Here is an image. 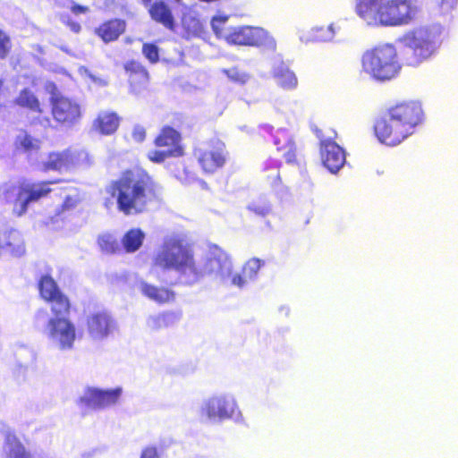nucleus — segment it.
<instances>
[{"label": "nucleus", "mask_w": 458, "mask_h": 458, "mask_svg": "<svg viewBox=\"0 0 458 458\" xmlns=\"http://www.w3.org/2000/svg\"><path fill=\"white\" fill-rule=\"evenodd\" d=\"M152 263L163 271L175 272L186 284L197 283L203 274L196 264L192 248L176 233L163 238L154 252Z\"/></svg>", "instance_id": "nucleus-1"}, {"label": "nucleus", "mask_w": 458, "mask_h": 458, "mask_svg": "<svg viewBox=\"0 0 458 458\" xmlns=\"http://www.w3.org/2000/svg\"><path fill=\"white\" fill-rule=\"evenodd\" d=\"M423 120L421 105L413 100L397 103L374 123V133L383 144L394 147L413 134Z\"/></svg>", "instance_id": "nucleus-2"}, {"label": "nucleus", "mask_w": 458, "mask_h": 458, "mask_svg": "<svg viewBox=\"0 0 458 458\" xmlns=\"http://www.w3.org/2000/svg\"><path fill=\"white\" fill-rule=\"evenodd\" d=\"M108 191L117 195V204L127 215L143 212L158 196L157 185L141 170L127 171L110 187Z\"/></svg>", "instance_id": "nucleus-3"}, {"label": "nucleus", "mask_w": 458, "mask_h": 458, "mask_svg": "<svg viewBox=\"0 0 458 458\" xmlns=\"http://www.w3.org/2000/svg\"><path fill=\"white\" fill-rule=\"evenodd\" d=\"M357 14L374 27H400L416 19L415 0H357Z\"/></svg>", "instance_id": "nucleus-4"}, {"label": "nucleus", "mask_w": 458, "mask_h": 458, "mask_svg": "<svg viewBox=\"0 0 458 458\" xmlns=\"http://www.w3.org/2000/svg\"><path fill=\"white\" fill-rule=\"evenodd\" d=\"M360 65L366 75L380 83L397 78L403 67L397 49L389 43L377 45L364 51Z\"/></svg>", "instance_id": "nucleus-5"}, {"label": "nucleus", "mask_w": 458, "mask_h": 458, "mask_svg": "<svg viewBox=\"0 0 458 458\" xmlns=\"http://www.w3.org/2000/svg\"><path fill=\"white\" fill-rule=\"evenodd\" d=\"M34 326L57 351L64 352L74 349L77 328L70 318H48L47 310H38L34 316Z\"/></svg>", "instance_id": "nucleus-6"}, {"label": "nucleus", "mask_w": 458, "mask_h": 458, "mask_svg": "<svg viewBox=\"0 0 458 458\" xmlns=\"http://www.w3.org/2000/svg\"><path fill=\"white\" fill-rule=\"evenodd\" d=\"M404 40L409 49L406 63L416 66L437 51L443 41L442 29L436 26L421 27L408 33Z\"/></svg>", "instance_id": "nucleus-7"}, {"label": "nucleus", "mask_w": 458, "mask_h": 458, "mask_svg": "<svg viewBox=\"0 0 458 458\" xmlns=\"http://www.w3.org/2000/svg\"><path fill=\"white\" fill-rule=\"evenodd\" d=\"M46 89L51 95L50 100L54 118L66 125L77 123L81 116L80 105L63 96L53 82H47Z\"/></svg>", "instance_id": "nucleus-8"}, {"label": "nucleus", "mask_w": 458, "mask_h": 458, "mask_svg": "<svg viewBox=\"0 0 458 458\" xmlns=\"http://www.w3.org/2000/svg\"><path fill=\"white\" fill-rule=\"evenodd\" d=\"M319 142V154L323 165L331 173H337L345 164L346 155L344 149L340 147L333 139L336 132L333 131V137L324 139L322 136Z\"/></svg>", "instance_id": "nucleus-9"}, {"label": "nucleus", "mask_w": 458, "mask_h": 458, "mask_svg": "<svg viewBox=\"0 0 458 458\" xmlns=\"http://www.w3.org/2000/svg\"><path fill=\"white\" fill-rule=\"evenodd\" d=\"M180 134L173 128H164L156 139V145L158 148H165L149 151L148 156L151 161L160 163L169 157H179L182 151L179 146Z\"/></svg>", "instance_id": "nucleus-10"}, {"label": "nucleus", "mask_w": 458, "mask_h": 458, "mask_svg": "<svg viewBox=\"0 0 458 458\" xmlns=\"http://www.w3.org/2000/svg\"><path fill=\"white\" fill-rule=\"evenodd\" d=\"M231 43L239 46H275L268 31L260 27L241 26L231 31Z\"/></svg>", "instance_id": "nucleus-11"}, {"label": "nucleus", "mask_w": 458, "mask_h": 458, "mask_svg": "<svg viewBox=\"0 0 458 458\" xmlns=\"http://www.w3.org/2000/svg\"><path fill=\"white\" fill-rule=\"evenodd\" d=\"M199 417L202 421L218 424L229 417L228 400L226 394H216L205 399L199 408Z\"/></svg>", "instance_id": "nucleus-12"}, {"label": "nucleus", "mask_w": 458, "mask_h": 458, "mask_svg": "<svg viewBox=\"0 0 458 458\" xmlns=\"http://www.w3.org/2000/svg\"><path fill=\"white\" fill-rule=\"evenodd\" d=\"M260 133L263 137L265 133L272 135L273 144L287 164L297 163L300 152L293 135L286 129H277L272 131V128L263 126L260 128Z\"/></svg>", "instance_id": "nucleus-13"}, {"label": "nucleus", "mask_w": 458, "mask_h": 458, "mask_svg": "<svg viewBox=\"0 0 458 458\" xmlns=\"http://www.w3.org/2000/svg\"><path fill=\"white\" fill-rule=\"evenodd\" d=\"M194 155L205 173H214L225 164V145L216 140L210 146L197 148Z\"/></svg>", "instance_id": "nucleus-14"}, {"label": "nucleus", "mask_w": 458, "mask_h": 458, "mask_svg": "<svg viewBox=\"0 0 458 458\" xmlns=\"http://www.w3.org/2000/svg\"><path fill=\"white\" fill-rule=\"evenodd\" d=\"M87 331L97 341L108 337L116 330V322L106 311H97L87 316Z\"/></svg>", "instance_id": "nucleus-15"}, {"label": "nucleus", "mask_w": 458, "mask_h": 458, "mask_svg": "<svg viewBox=\"0 0 458 458\" xmlns=\"http://www.w3.org/2000/svg\"><path fill=\"white\" fill-rule=\"evenodd\" d=\"M122 394V388L102 390L88 388L81 397V402L93 410L106 409L117 403Z\"/></svg>", "instance_id": "nucleus-16"}, {"label": "nucleus", "mask_w": 458, "mask_h": 458, "mask_svg": "<svg viewBox=\"0 0 458 458\" xmlns=\"http://www.w3.org/2000/svg\"><path fill=\"white\" fill-rule=\"evenodd\" d=\"M52 183V182H23V195L21 197L23 199L20 205V211H22V216L27 212L30 204L38 201L51 191L49 185Z\"/></svg>", "instance_id": "nucleus-17"}, {"label": "nucleus", "mask_w": 458, "mask_h": 458, "mask_svg": "<svg viewBox=\"0 0 458 458\" xmlns=\"http://www.w3.org/2000/svg\"><path fill=\"white\" fill-rule=\"evenodd\" d=\"M23 182L17 184L13 182H4L0 186V201L13 204V213L17 216H22L20 205L23 198Z\"/></svg>", "instance_id": "nucleus-18"}, {"label": "nucleus", "mask_w": 458, "mask_h": 458, "mask_svg": "<svg viewBox=\"0 0 458 458\" xmlns=\"http://www.w3.org/2000/svg\"><path fill=\"white\" fill-rule=\"evenodd\" d=\"M264 264L265 262L258 258L250 259L243 265L241 273L233 277L232 283L239 287H243L257 278L258 273Z\"/></svg>", "instance_id": "nucleus-19"}, {"label": "nucleus", "mask_w": 458, "mask_h": 458, "mask_svg": "<svg viewBox=\"0 0 458 458\" xmlns=\"http://www.w3.org/2000/svg\"><path fill=\"white\" fill-rule=\"evenodd\" d=\"M181 318V315L174 311H165L153 314L147 318L146 326L150 331H159L175 325Z\"/></svg>", "instance_id": "nucleus-20"}, {"label": "nucleus", "mask_w": 458, "mask_h": 458, "mask_svg": "<svg viewBox=\"0 0 458 458\" xmlns=\"http://www.w3.org/2000/svg\"><path fill=\"white\" fill-rule=\"evenodd\" d=\"M120 119L114 112L102 111L93 122V129L104 135L114 133L119 126Z\"/></svg>", "instance_id": "nucleus-21"}, {"label": "nucleus", "mask_w": 458, "mask_h": 458, "mask_svg": "<svg viewBox=\"0 0 458 458\" xmlns=\"http://www.w3.org/2000/svg\"><path fill=\"white\" fill-rule=\"evenodd\" d=\"M152 20L162 24L169 30H174V19L172 11L163 1H156L148 8Z\"/></svg>", "instance_id": "nucleus-22"}, {"label": "nucleus", "mask_w": 458, "mask_h": 458, "mask_svg": "<svg viewBox=\"0 0 458 458\" xmlns=\"http://www.w3.org/2000/svg\"><path fill=\"white\" fill-rule=\"evenodd\" d=\"M138 287L144 296L157 303H165L174 299V293L165 287H157L145 281H140Z\"/></svg>", "instance_id": "nucleus-23"}, {"label": "nucleus", "mask_w": 458, "mask_h": 458, "mask_svg": "<svg viewBox=\"0 0 458 458\" xmlns=\"http://www.w3.org/2000/svg\"><path fill=\"white\" fill-rule=\"evenodd\" d=\"M4 458H31L15 435L7 432L4 445Z\"/></svg>", "instance_id": "nucleus-24"}, {"label": "nucleus", "mask_w": 458, "mask_h": 458, "mask_svg": "<svg viewBox=\"0 0 458 458\" xmlns=\"http://www.w3.org/2000/svg\"><path fill=\"white\" fill-rule=\"evenodd\" d=\"M125 22L122 20H112L100 26L97 33L106 42H111L118 38L124 31Z\"/></svg>", "instance_id": "nucleus-25"}, {"label": "nucleus", "mask_w": 458, "mask_h": 458, "mask_svg": "<svg viewBox=\"0 0 458 458\" xmlns=\"http://www.w3.org/2000/svg\"><path fill=\"white\" fill-rule=\"evenodd\" d=\"M45 170L70 171L69 156L67 149L62 152H53L48 155L47 161L43 162Z\"/></svg>", "instance_id": "nucleus-26"}, {"label": "nucleus", "mask_w": 458, "mask_h": 458, "mask_svg": "<svg viewBox=\"0 0 458 458\" xmlns=\"http://www.w3.org/2000/svg\"><path fill=\"white\" fill-rule=\"evenodd\" d=\"M278 86L284 89H293L298 84L297 78L293 71L284 66H279L274 72Z\"/></svg>", "instance_id": "nucleus-27"}, {"label": "nucleus", "mask_w": 458, "mask_h": 458, "mask_svg": "<svg viewBox=\"0 0 458 458\" xmlns=\"http://www.w3.org/2000/svg\"><path fill=\"white\" fill-rule=\"evenodd\" d=\"M51 302V313L48 318H69L70 302L63 293L49 301Z\"/></svg>", "instance_id": "nucleus-28"}, {"label": "nucleus", "mask_w": 458, "mask_h": 458, "mask_svg": "<svg viewBox=\"0 0 458 458\" xmlns=\"http://www.w3.org/2000/svg\"><path fill=\"white\" fill-rule=\"evenodd\" d=\"M145 233L138 228L128 231L123 240V245L127 252H134L142 245Z\"/></svg>", "instance_id": "nucleus-29"}, {"label": "nucleus", "mask_w": 458, "mask_h": 458, "mask_svg": "<svg viewBox=\"0 0 458 458\" xmlns=\"http://www.w3.org/2000/svg\"><path fill=\"white\" fill-rule=\"evenodd\" d=\"M15 104L32 112H41L40 104L35 94L29 89H22L15 98Z\"/></svg>", "instance_id": "nucleus-30"}, {"label": "nucleus", "mask_w": 458, "mask_h": 458, "mask_svg": "<svg viewBox=\"0 0 458 458\" xmlns=\"http://www.w3.org/2000/svg\"><path fill=\"white\" fill-rule=\"evenodd\" d=\"M223 258L222 251L217 248H214L207 258L204 272L216 275L222 274L224 267Z\"/></svg>", "instance_id": "nucleus-31"}, {"label": "nucleus", "mask_w": 458, "mask_h": 458, "mask_svg": "<svg viewBox=\"0 0 458 458\" xmlns=\"http://www.w3.org/2000/svg\"><path fill=\"white\" fill-rule=\"evenodd\" d=\"M15 145L17 148L31 153L39 148L40 141L28 134L25 131H20L15 138Z\"/></svg>", "instance_id": "nucleus-32"}, {"label": "nucleus", "mask_w": 458, "mask_h": 458, "mask_svg": "<svg viewBox=\"0 0 458 458\" xmlns=\"http://www.w3.org/2000/svg\"><path fill=\"white\" fill-rule=\"evenodd\" d=\"M125 70L130 72V82L131 84L139 81L141 84H145L148 81V72L146 69L136 61H131L125 64Z\"/></svg>", "instance_id": "nucleus-33"}, {"label": "nucleus", "mask_w": 458, "mask_h": 458, "mask_svg": "<svg viewBox=\"0 0 458 458\" xmlns=\"http://www.w3.org/2000/svg\"><path fill=\"white\" fill-rule=\"evenodd\" d=\"M39 291L41 296L47 301L62 294L53 278L47 276L41 278Z\"/></svg>", "instance_id": "nucleus-34"}, {"label": "nucleus", "mask_w": 458, "mask_h": 458, "mask_svg": "<svg viewBox=\"0 0 458 458\" xmlns=\"http://www.w3.org/2000/svg\"><path fill=\"white\" fill-rule=\"evenodd\" d=\"M67 152L69 156L70 170H72L79 166L89 165L90 164V157L87 151L83 149H67Z\"/></svg>", "instance_id": "nucleus-35"}, {"label": "nucleus", "mask_w": 458, "mask_h": 458, "mask_svg": "<svg viewBox=\"0 0 458 458\" xmlns=\"http://www.w3.org/2000/svg\"><path fill=\"white\" fill-rule=\"evenodd\" d=\"M263 180L271 187H276L281 182L278 165H267L263 170Z\"/></svg>", "instance_id": "nucleus-36"}, {"label": "nucleus", "mask_w": 458, "mask_h": 458, "mask_svg": "<svg viewBox=\"0 0 458 458\" xmlns=\"http://www.w3.org/2000/svg\"><path fill=\"white\" fill-rule=\"evenodd\" d=\"M334 36L335 30L332 24L315 28L312 32L313 39L319 42L329 41Z\"/></svg>", "instance_id": "nucleus-37"}, {"label": "nucleus", "mask_w": 458, "mask_h": 458, "mask_svg": "<svg viewBox=\"0 0 458 458\" xmlns=\"http://www.w3.org/2000/svg\"><path fill=\"white\" fill-rule=\"evenodd\" d=\"M98 244L101 250L106 253H114L118 250V242L111 234H103L98 238Z\"/></svg>", "instance_id": "nucleus-38"}, {"label": "nucleus", "mask_w": 458, "mask_h": 458, "mask_svg": "<svg viewBox=\"0 0 458 458\" xmlns=\"http://www.w3.org/2000/svg\"><path fill=\"white\" fill-rule=\"evenodd\" d=\"M142 53L151 63H157L159 59L158 47L154 44H144Z\"/></svg>", "instance_id": "nucleus-39"}, {"label": "nucleus", "mask_w": 458, "mask_h": 458, "mask_svg": "<svg viewBox=\"0 0 458 458\" xmlns=\"http://www.w3.org/2000/svg\"><path fill=\"white\" fill-rule=\"evenodd\" d=\"M227 19L226 18H221V17H215L211 21V26L213 29V31L216 33V35L219 38L224 37L225 39L229 42V36L223 35V27L225 25Z\"/></svg>", "instance_id": "nucleus-40"}, {"label": "nucleus", "mask_w": 458, "mask_h": 458, "mask_svg": "<svg viewBox=\"0 0 458 458\" xmlns=\"http://www.w3.org/2000/svg\"><path fill=\"white\" fill-rule=\"evenodd\" d=\"M11 49V42L9 37L0 30V60L4 59Z\"/></svg>", "instance_id": "nucleus-41"}, {"label": "nucleus", "mask_w": 458, "mask_h": 458, "mask_svg": "<svg viewBox=\"0 0 458 458\" xmlns=\"http://www.w3.org/2000/svg\"><path fill=\"white\" fill-rule=\"evenodd\" d=\"M250 80V76L238 68H233L231 72V81L239 85H244Z\"/></svg>", "instance_id": "nucleus-42"}, {"label": "nucleus", "mask_w": 458, "mask_h": 458, "mask_svg": "<svg viewBox=\"0 0 458 458\" xmlns=\"http://www.w3.org/2000/svg\"><path fill=\"white\" fill-rule=\"evenodd\" d=\"M140 458H161V452L155 445H146L141 449Z\"/></svg>", "instance_id": "nucleus-43"}, {"label": "nucleus", "mask_w": 458, "mask_h": 458, "mask_svg": "<svg viewBox=\"0 0 458 458\" xmlns=\"http://www.w3.org/2000/svg\"><path fill=\"white\" fill-rule=\"evenodd\" d=\"M249 209L250 211H252L253 213H255L256 215L261 216H267L270 211V208L267 204L257 205V204L253 203L252 205H250L249 207Z\"/></svg>", "instance_id": "nucleus-44"}, {"label": "nucleus", "mask_w": 458, "mask_h": 458, "mask_svg": "<svg viewBox=\"0 0 458 458\" xmlns=\"http://www.w3.org/2000/svg\"><path fill=\"white\" fill-rule=\"evenodd\" d=\"M132 137L135 140L140 142L145 139V131L140 126H136L133 129Z\"/></svg>", "instance_id": "nucleus-45"}, {"label": "nucleus", "mask_w": 458, "mask_h": 458, "mask_svg": "<svg viewBox=\"0 0 458 458\" xmlns=\"http://www.w3.org/2000/svg\"><path fill=\"white\" fill-rule=\"evenodd\" d=\"M76 205V199L71 197H67L64 202V208L69 209Z\"/></svg>", "instance_id": "nucleus-46"}, {"label": "nucleus", "mask_w": 458, "mask_h": 458, "mask_svg": "<svg viewBox=\"0 0 458 458\" xmlns=\"http://www.w3.org/2000/svg\"><path fill=\"white\" fill-rule=\"evenodd\" d=\"M72 13H74L76 14L82 13H86L88 11V7L82 6V5H79V4H74L72 7Z\"/></svg>", "instance_id": "nucleus-47"}, {"label": "nucleus", "mask_w": 458, "mask_h": 458, "mask_svg": "<svg viewBox=\"0 0 458 458\" xmlns=\"http://www.w3.org/2000/svg\"><path fill=\"white\" fill-rule=\"evenodd\" d=\"M71 29L72 31L78 33L81 30V27L79 23L72 22L71 24Z\"/></svg>", "instance_id": "nucleus-48"}, {"label": "nucleus", "mask_w": 458, "mask_h": 458, "mask_svg": "<svg viewBox=\"0 0 458 458\" xmlns=\"http://www.w3.org/2000/svg\"><path fill=\"white\" fill-rule=\"evenodd\" d=\"M142 4L146 6V7H148L151 5V2L152 0H141Z\"/></svg>", "instance_id": "nucleus-49"}, {"label": "nucleus", "mask_w": 458, "mask_h": 458, "mask_svg": "<svg viewBox=\"0 0 458 458\" xmlns=\"http://www.w3.org/2000/svg\"><path fill=\"white\" fill-rule=\"evenodd\" d=\"M233 415H234V408H232L231 413H230L231 419L233 417Z\"/></svg>", "instance_id": "nucleus-50"}, {"label": "nucleus", "mask_w": 458, "mask_h": 458, "mask_svg": "<svg viewBox=\"0 0 458 458\" xmlns=\"http://www.w3.org/2000/svg\"><path fill=\"white\" fill-rule=\"evenodd\" d=\"M176 2L180 3L181 0H175Z\"/></svg>", "instance_id": "nucleus-51"}]
</instances>
